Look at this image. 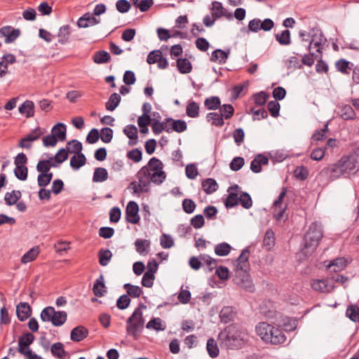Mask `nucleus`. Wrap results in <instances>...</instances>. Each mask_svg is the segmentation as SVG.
Returning <instances> with one entry per match:
<instances>
[{"label":"nucleus","mask_w":359,"mask_h":359,"mask_svg":"<svg viewBox=\"0 0 359 359\" xmlns=\"http://www.w3.org/2000/svg\"><path fill=\"white\" fill-rule=\"evenodd\" d=\"M248 332L237 324L226 326L218 334L220 346L226 349H238L248 340Z\"/></svg>","instance_id":"obj_1"},{"label":"nucleus","mask_w":359,"mask_h":359,"mask_svg":"<svg viewBox=\"0 0 359 359\" xmlns=\"http://www.w3.org/2000/svg\"><path fill=\"white\" fill-rule=\"evenodd\" d=\"M358 163L354 156H343L337 162L325 167L320 174L330 180H335L341 176L348 177L358 170Z\"/></svg>","instance_id":"obj_2"},{"label":"nucleus","mask_w":359,"mask_h":359,"mask_svg":"<svg viewBox=\"0 0 359 359\" xmlns=\"http://www.w3.org/2000/svg\"><path fill=\"white\" fill-rule=\"evenodd\" d=\"M323 236L321 225L317 222L311 223L304 235L303 247L302 248V253L306 257H309L315 251Z\"/></svg>","instance_id":"obj_3"},{"label":"nucleus","mask_w":359,"mask_h":359,"mask_svg":"<svg viewBox=\"0 0 359 359\" xmlns=\"http://www.w3.org/2000/svg\"><path fill=\"white\" fill-rule=\"evenodd\" d=\"M256 332L263 341L271 344H280L285 341V334L280 329L265 322L256 326Z\"/></svg>","instance_id":"obj_4"},{"label":"nucleus","mask_w":359,"mask_h":359,"mask_svg":"<svg viewBox=\"0 0 359 359\" xmlns=\"http://www.w3.org/2000/svg\"><path fill=\"white\" fill-rule=\"evenodd\" d=\"M146 309L147 306L144 304H140L127 320L126 331L128 334L133 335L135 338H137L143 329L144 320L142 309Z\"/></svg>","instance_id":"obj_5"},{"label":"nucleus","mask_w":359,"mask_h":359,"mask_svg":"<svg viewBox=\"0 0 359 359\" xmlns=\"http://www.w3.org/2000/svg\"><path fill=\"white\" fill-rule=\"evenodd\" d=\"M41 320L43 322H51L56 327L62 326L67 319V313L64 311H56L53 306H47L41 312Z\"/></svg>","instance_id":"obj_6"},{"label":"nucleus","mask_w":359,"mask_h":359,"mask_svg":"<svg viewBox=\"0 0 359 359\" xmlns=\"http://www.w3.org/2000/svg\"><path fill=\"white\" fill-rule=\"evenodd\" d=\"M150 172H152L154 183L161 184L165 180L166 175L163 170L162 162L156 157L151 158L147 165Z\"/></svg>","instance_id":"obj_7"},{"label":"nucleus","mask_w":359,"mask_h":359,"mask_svg":"<svg viewBox=\"0 0 359 359\" xmlns=\"http://www.w3.org/2000/svg\"><path fill=\"white\" fill-rule=\"evenodd\" d=\"M286 188L283 187L278 198L273 202V216L278 221H280L281 219H284V217L287 219V215H285V212L287 208V205L283 202V200L286 196Z\"/></svg>","instance_id":"obj_8"},{"label":"nucleus","mask_w":359,"mask_h":359,"mask_svg":"<svg viewBox=\"0 0 359 359\" xmlns=\"http://www.w3.org/2000/svg\"><path fill=\"white\" fill-rule=\"evenodd\" d=\"M326 42L327 39L320 29L313 28L311 29V39L309 45H308L309 50L315 48L316 53L322 54V50Z\"/></svg>","instance_id":"obj_9"},{"label":"nucleus","mask_w":359,"mask_h":359,"mask_svg":"<svg viewBox=\"0 0 359 359\" xmlns=\"http://www.w3.org/2000/svg\"><path fill=\"white\" fill-rule=\"evenodd\" d=\"M168 50L167 46H162L161 49L151 51L147 58L149 65L157 63L158 67H168L169 65L167 58L163 55V51Z\"/></svg>","instance_id":"obj_10"},{"label":"nucleus","mask_w":359,"mask_h":359,"mask_svg":"<svg viewBox=\"0 0 359 359\" xmlns=\"http://www.w3.org/2000/svg\"><path fill=\"white\" fill-rule=\"evenodd\" d=\"M309 54H305L301 59V65H304L308 67H311L315 60L317 61L316 65V68H325L328 67L327 65L322 60V54L312 52L309 50Z\"/></svg>","instance_id":"obj_11"},{"label":"nucleus","mask_w":359,"mask_h":359,"mask_svg":"<svg viewBox=\"0 0 359 359\" xmlns=\"http://www.w3.org/2000/svg\"><path fill=\"white\" fill-rule=\"evenodd\" d=\"M138 212L139 207L137 203L135 201H130L126 209V220L131 224H137L140 221Z\"/></svg>","instance_id":"obj_12"},{"label":"nucleus","mask_w":359,"mask_h":359,"mask_svg":"<svg viewBox=\"0 0 359 359\" xmlns=\"http://www.w3.org/2000/svg\"><path fill=\"white\" fill-rule=\"evenodd\" d=\"M238 271L239 270H236V271L237 283L245 290L252 292L254 290V286L247 270H243L242 272H239Z\"/></svg>","instance_id":"obj_13"},{"label":"nucleus","mask_w":359,"mask_h":359,"mask_svg":"<svg viewBox=\"0 0 359 359\" xmlns=\"http://www.w3.org/2000/svg\"><path fill=\"white\" fill-rule=\"evenodd\" d=\"M20 34V30L11 26H4L0 29V36L5 37L6 43L13 42L19 37Z\"/></svg>","instance_id":"obj_14"},{"label":"nucleus","mask_w":359,"mask_h":359,"mask_svg":"<svg viewBox=\"0 0 359 359\" xmlns=\"http://www.w3.org/2000/svg\"><path fill=\"white\" fill-rule=\"evenodd\" d=\"M212 16L215 19L220 18L223 16L231 19L232 14L231 13H228L227 11L223 7L222 3L219 1H213L212 3Z\"/></svg>","instance_id":"obj_15"},{"label":"nucleus","mask_w":359,"mask_h":359,"mask_svg":"<svg viewBox=\"0 0 359 359\" xmlns=\"http://www.w3.org/2000/svg\"><path fill=\"white\" fill-rule=\"evenodd\" d=\"M152 177V172H150V169L147 166H143L137 173L138 181L147 188H149L151 182L154 183Z\"/></svg>","instance_id":"obj_16"},{"label":"nucleus","mask_w":359,"mask_h":359,"mask_svg":"<svg viewBox=\"0 0 359 359\" xmlns=\"http://www.w3.org/2000/svg\"><path fill=\"white\" fill-rule=\"evenodd\" d=\"M32 313L29 305L26 302H20L16 307V314L20 321L27 319Z\"/></svg>","instance_id":"obj_17"},{"label":"nucleus","mask_w":359,"mask_h":359,"mask_svg":"<svg viewBox=\"0 0 359 359\" xmlns=\"http://www.w3.org/2000/svg\"><path fill=\"white\" fill-rule=\"evenodd\" d=\"M88 330L83 326H77L71 331L70 338L73 341L79 342L88 337Z\"/></svg>","instance_id":"obj_18"},{"label":"nucleus","mask_w":359,"mask_h":359,"mask_svg":"<svg viewBox=\"0 0 359 359\" xmlns=\"http://www.w3.org/2000/svg\"><path fill=\"white\" fill-rule=\"evenodd\" d=\"M268 163L269 159L266 156L258 154L251 161L250 170L255 173H258L262 170V165H267Z\"/></svg>","instance_id":"obj_19"},{"label":"nucleus","mask_w":359,"mask_h":359,"mask_svg":"<svg viewBox=\"0 0 359 359\" xmlns=\"http://www.w3.org/2000/svg\"><path fill=\"white\" fill-rule=\"evenodd\" d=\"M19 113L25 115L26 118L34 116V103L29 100H25L18 108Z\"/></svg>","instance_id":"obj_20"},{"label":"nucleus","mask_w":359,"mask_h":359,"mask_svg":"<svg viewBox=\"0 0 359 359\" xmlns=\"http://www.w3.org/2000/svg\"><path fill=\"white\" fill-rule=\"evenodd\" d=\"M337 114L344 120H353L356 116L354 110L349 104L339 106Z\"/></svg>","instance_id":"obj_21"},{"label":"nucleus","mask_w":359,"mask_h":359,"mask_svg":"<svg viewBox=\"0 0 359 359\" xmlns=\"http://www.w3.org/2000/svg\"><path fill=\"white\" fill-rule=\"evenodd\" d=\"M311 286L313 290L319 292H328L332 289V286L329 285L327 281L323 279L312 280Z\"/></svg>","instance_id":"obj_22"},{"label":"nucleus","mask_w":359,"mask_h":359,"mask_svg":"<svg viewBox=\"0 0 359 359\" xmlns=\"http://www.w3.org/2000/svg\"><path fill=\"white\" fill-rule=\"evenodd\" d=\"M346 266V261L344 257H338L332 260L327 268L330 272H339L342 271Z\"/></svg>","instance_id":"obj_23"},{"label":"nucleus","mask_w":359,"mask_h":359,"mask_svg":"<svg viewBox=\"0 0 359 359\" xmlns=\"http://www.w3.org/2000/svg\"><path fill=\"white\" fill-rule=\"evenodd\" d=\"M66 126L62 123H58L55 125L51 130V135H53L58 141H65L66 139Z\"/></svg>","instance_id":"obj_24"},{"label":"nucleus","mask_w":359,"mask_h":359,"mask_svg":"<svg viewBox=\"0 0 359 359\" xmlns=\"http://www.w3.org/2000/svg\"><path fill=\"white\" fill-rule=\"evenodd\" d=\"M237 189H238V185L231 186L229 188L228 191L229 192V194L228 195L225 201V206L227 208H233L238 204L239 199L238 197V194L231 192V191L236 190Z\"/></svg>","instance_id":"obj_25"},{"label":"nucleus","mask_w":359,"mask_h":359,"mask_svg":"<svg viewBox=\"0 0 359 359\" xmlns=\"http://www.w3.org/2000/svg\"><path fill=\"white\" fill-rule=\"evenodd\" d=\"M235 316L236 312L231 306L224 307L219 313L220 320L224 323H229L231 321H233L235 318Z\"/></svg>","instance_id":"obj_26"},{"label":"nucleus","mask_w":359,"mask_h":359,"mask_svg":"<svg viewBox=\"0 0 359 359\" xmlns=\"http://www.w3.org/2000/svg\"><path fill=\"white\" fill-rule=\"evenodd\" d=\"M249 251L248 250H245L242 252L241 255L239 256L237 262L236 270H239V272L243 271V270H247L249 266L248 258H249Z\"/></svg>","instance_id":"obj_27"},{"label":"nucleus","mask_w":359,"mask_h":359,"mask_svg":"<svg viewBox=\"0 0 359 359\" xmlns=\"http://www.w3.org/2000/svg\"><path fill=\"white\" fill-rule=\"evenodd\" d=\"M229 50L225 51L221 49H217L212 53L211 61L217 62L219 64H224L229 55Z\"/></svg>","instance_id":"obj_28"},{"label":"nucleus","mask_w":359,"mask_h":359,"mask_svg":"<svg viewBox=\"0 0 359 359\" xmlns=\"http://www.w3.org/2000/svg\"><path fill=\"white\" fill-rule=\"evenodd\" d=\"M93 293L97 297H102L106 292L105 285L104 283V276L100 275V277L95 280L93 287Z\"/></svg>","instance_id":"obj_29"},{"label":"nucleus","mask_w":359,"mask_h":359,"mask_svg":"<svg viewBox=\"0 0 359 359\" xmlns=\"http://www.w3.org/2000/svg\"><path fill=\"white\" fill-rule=\"evenodd\" d=\"M202 188L207 194H210L218 189V184L215 180L208 178L202 183Z\"/></svg>","instance_id":"obj_30"},{"label":"nucleus","mask_w":359,"mask_h":359,"mask_svg":"<svg viewBox=\"0 0 359 359\" xmlns=\"http://www.w3.org/2000/svg\"><path fill=\"white\" fill-rule=\"evenodd\" d=\"M86 163V158L83 154L73 156L70 159V165L74 170H78Z\"/></svg>","instance_id":"obj_31"},{"label":"nucleus","mask_w":359,"mask_h":359,"mask_svg":"<svg viewBox=\"0 0 359 359\" xmlns=\"http://www.w3.org/2000/svg\"><path fill=\"white\" fill-rule=\"evenodd\" d=\"M199 104L195 101H190L186 107V114L190 118H197L199 116Z\"/></svg>","instance_id":"obj_32"},{"label":"nucleus","mask_w":359,"mask_h":359,"mask_svg":"<svg viewBox=\"0 0 359 359\" xmlns=\"http://www.w3.org/2000/svg\"><path fill=\"white\" fill-rule=\"evenodd\" d=\"M206 348L211 358H215L219 355V349L216 341L213 338H210L208 340Z\"/></svg>","instance_id":"obj_33"},{"label":"nucleus","mask_w":359,"mask_h":359,"mask_svg":"<svg viewBox=\"0 0 359 359\" xmlns=\"http://www.w3.org/2000/svg\"><path fill=\"white\" fill-rule=\"evenodd\" d=\"M39 254V248L35 246L27 252L21 258V262L22 264H27L28 262L34 261Z\"/></svg>","instance_id":"obj_34"},{"label":"nucleus","mask_w":359,"mask_h":359,"mask_svg":"<svg viewBox=\"0 0 359 359\" xmlns=\"http://www.w3.org/2000/svg\"><path fill=\"white\" fill-rule=\"evenodd\" d=\"M275 38L282 46H288L291 43L290 32L288 29L283 30L281 33L276 34Z\"/></svg>","instance_id":"obj_35"},{"label":"nucleus","mask_w":359,"mask_h":359,"mask_svg":"<svg viewBox=\"0 0 359 359\" xmlns=\"http://www.w3.org/2000/svg\"><path fill=\"white\" fill-rule=\"evenodd\" d=\"M263 245L267 250H270L275 245V235L271 229H268L264 235Z\"/></svg>","instance_id":"obj_36"},{"label":"nucleus","mask_w":359,"mask_h":359,"mask_svg":"<svg viewBox=\"0 0 359 359\" xmlns=\"http://www.w3.org/2000/svg\"><path fill=\"white\" fill-rule=\"evenodd\" d=\"M108 178L107 170L104 168H96L94 170L93 181L95 182H102Z\"/></svg>","instance_id":"obj_37"},{"label":"nucleus","mask_w":359,"mask_h":359,"mask_svg":"<svg viewBox=\"0 0 359 359\" xmlns=\"http://www.w3.org/2000/svg\"><path fill=\"white\" fill-rule=\"evenodd\" d=\"M146 327L149 330H154L156 332L163 331L165 326L162 324V320L160 318H154L150 320L146 325Z\"/></svg>","instance_id":"obj_38"},{"label":"nucleus","mask_w":359,"mask_h":359,"mask_svg":"<svg viewBox=\"0 0 359 359\" xmlns=\"http://www.w3.org/2000/svg\"><path fill=\"white\" fill-rule=\"evenodd\" d=\"M70 36V26L69 25L61 27L57 34L59 43L64 44L68 42Z\"/></svg>","instance_id":"obj_39"},{"label":"nucleus","mask_w":359,"mask_h":359,"mask_svg":"<svg viewBox=\"0 0 359 359\" xmlns=\"http://www.w3.org/2000/svg\"><path fill=\"white\" fill-rule=\"evenodd\" d=\"M112 257V253L109 250L100 249L98 252L99 263L101 266H107Z\"/></svg>","instance_id":"obj_40"},{"label":"nucleus","mask_w":359,"mask_h":359,"mask_svg":"<svg viewBox=\"0 0 359 359\" xmlns=\"http://www.w3.org/2000/svg\"><path fill=\"white\" fill-rule=\"evenodd\" d=\"M22 194L20 191L13 190L5 194L4 200L8 205H14L21 198Z\"/></svg>","instance_id":"obj_41"},{"label":"nucleus","mask_w":359,"mask_h":359,"mask_svg":"<svg viewBox=\"0 0 359 359\" xmlns=\"http://www.w3.org/2000/svg\"><path fill=\"white\" fill-rule=\"evenodd\" d=\"M135 245L137 252L141 255H146L148 252L147 249L150 246V241L146 239H137Z\"/></svg>","instance_id":"obj_42"},{"label":"nucleus","mask_w":359,"mask_h":359,"mask_svg":"<svg viewBox=\"0 0 359 359\" xmlns=\"http://www.w3.org/2000/svg\"><path fill=\"white\" fill-rule=\"evenodd\" d=\"M204 105L209 110H215L220 107L221 102L218 97L212 96L205 100Z\"/></svg>","instance_id":"obj_43"},{"label":"nucleus","mask_w":359,"mask_h":359,"mask_svg":"<svg viewBox=\"0 0 359 359\" xmlns=\"http://www.w3.org/2000/svg\"><path fill=\"white\" fill-rule=\"evenodd\" d=\"M82 144L76 140H72L69 141L67 144V151L72 154L74 153L76 155L82 154Z\"/></svg>","instance_id":"obj_44"},{"label":"nucleus","mask_w":359,"mask_h":359,"mask_svg":"<svg viewBox=\"0 0 359 359\" xmlns=\"http://www.w3.org/2000/svg\"><path fill=\"white\" fill-rule=\"evenodd\" d=\"M121 96L114 93L111 95L109 100L106 102V109L109 111H114L119 104Z\"/></svg>","instance_id":"obj_45"},{"label":"nucleus","mask_w":359,"mask_h":359,"mask_svg":"<svg viewBox=\"0 0 359 359\" xmlns=\"http://www.w3.org/2000/svg\"><path fill=\"white\" fill-rule=\"evenodd\" d=\"M207 120L216 126H222L224 123L222 116L216 112H210L207 114Z\"/></svg>","instance_id":"obj_46"},{"label":"nucleus","mask_w":359,"mask_h":359,"mask_svg":"<svg viewBox=\"0 0 359 359\" xmlns=\"http://www.w3.org/2000/svg\"><path fill=\"white\" fill-rule=\"evenodd\" d=\"M111 58L109 53L105 50H100L93 55V61L97 64H102L109 61Z\"/></svg>","instance_id":"obj_47"},{"label":"nucleus","mask_w":359,"mask_h":359,"mask_svg":"<svg viewBox=\"0 0 359 359\" xmlns=\"http://www.w3.org/2000/svg\"><path fill=\"white\" fill-rule=\"evenodd\" d=\"M231 247L226 243H222L215 247V252L218 256H226L230 252Z\"/></svg>","instance_id":"obj_48"},{"label":"nucleus","mask_w":359,"mask_h":359,"mask_svg":"<svg viewBox=\"0 0 359 359\" xmlns=\"http://www.w3.org/2000/svg\"><path fill=\"white\" fill-rule=\"evenodd\" d=\"M50 351L54 356H56L60 359H62L66 353L63 344L60 342L53 344Z\"/></svg>","instance_id":"obj_49"},{"label":"nucleus","mask_w":359,"mask_h":359,"mask_svg":"<svg viewBox=\"0 0 359 359\" xmlns=\"http://www.w3.org/2000/svg\"><path fill=\"white\" fill-rule=\"evenodd\" d=\"M14 174L18 180L25 181L27 178L28 168L26 165H15Z\"/></svg>","instance_id":"obj_50"},{"label":"nucleus","mask_w":359,"mask_h":359,"mask_svg":"<svg viewBox=\"0 0 359 359\" xmlns=\"http://www.w3.org/2000/svg\"><path fill=\"white\" fill-rule=\"evenodd\" d=\"M124 288L126 290L128 294L132 297H139L142 293V290L139 286L130 283L125 284Z\"/></svg>","instance_id":"obj_51"},{"label":"nucleus","mask_w":359,"mask_h":359,"mask_svg":"<svg viewBox=\"0 0 359 359\" xmlns=\"http://www.w3.org/2000/svg\"><path fill=\"white\" fill-rule=\"evenodd\" d=\"M346 316L353 322L359 320V307L355 305L348 306L346 312Z\"/></svg>","instance_id":"obj_52"},{"label":"nucleus","mask_w":359,"mask_h":359,"mask_svg":"<svg viewBox=\"0 0 359 359\" xmlns=\"http://www.w3.org/2000/svg\"><path fill=\"white\" fill-rule=\"evenodd\" d=\"M123 132H124L125 135L130 140L137 141V129L135 126H133V125L127 126L124 128ZM133 144H136V142H133Z\"/></svg>","instance_id":"obj_53"},{"label":"nucleus","mask_w":359,"mask_h":359,"mask_svg":"<svg viewBox=\"0 0 359 359\" xmlns=\"http://www.w3.org/2000/svg\"><path fill=\"white\" fill-rule=\"evenodd\" d=\"M220 115L226 119L230 118L234 113V109L231 104H224L219 108Z\"/></svg>","instance_id":"obj_54"},{"label":"nucleus","mask_w":359,"mask_h":359,"mask_svg":"<svg viewBox=\"0 0 359 359\" xmlns=\"http://www.w3.org/2000/svg\"><path fill=\"white\" fill-rule=\"evenodd\" d=\"M187 128V123L182 120H173L172 121V131L182 133Z\"/></svg>","instance_id":"obj_55"},{"label":"nucleus","mask_w":359,"mask_h":359,"mask_svg":"<svg viewBox=\"0 0 359 359\" xmlns=\"http://www.w3.org/2000/svg\"><path fill=\"white\" fill-rule=\"evenodd\" d=\"M239 203H241V205L245 208L249 209L252 205V201L250 197V196L246 193L243 192L241 194V196L238 197Z\"/></svg>","instance_id":"obj_56"},{"label":"nucleus","mask_w":359,"mask_h":359,"mask_svg":"<svg viewBox=\"0 0 359 359\" xmlns=\"http://www.w3.org/2000/svg\"><path fill=\"white\" fill-rule=\"evenodd\" d=\"M129 188L133 189V193L137 195L142 192H147L149 191V188L146 186H143L139 181L138 182L135 181L132 182L129 185Z\"/></svg>","instance_id":"obj_57"},{"label":"nucleus","mask_w":359,"mask_h":359,"mask_svg":"<svg viewBox=\"0 0 359 359\" xmlns=\"http://www.w3.org/2000/svg\"><path fill=\"white\" fill-rule=\"evenodd\" d=\"M116 8L119 13H125L130 9L131 4L128 0H118Z\"/></svg>","instance_id":"obj_58"},{"label":"nucleus","mask_w":359,"mask_h":359,"mask_svg":"<svg viewBox=\"0 0 359 359\" xmlns=\"http://www.w3.org/2000/svg\"><path fill=\"white\" fill-rule=\"evenodd\" d=\"M113 137V130L110 128H104L101 130L100 138L104 143H109Z\"/></svg>","instance_id":"obj_59"},{"label":"nucleus","mask_w":359,"mask_h":359,"mask_svg":"<svg viewBox=\"0 0 359 359\" xmlns=\"http://www.w3.org/2000/svg\"><path fill=\"white\" fill-rule=\"evenodd\" d=\"M294 175L297 179L304 180L309 175V171L305 166H299L294 170Z\"/></svg>","instance_id":"obj_60"},{"label":"nucleus","mask_w":359,"mask_h":359,"mask_svg":"<svg viewBox=\"0 0 359 359\" xmlns=\"http://www.w3.org/2000/svg\"><path fill=\"white\" fill-rule=\"evenodd\" d=\"M196 206L195 203L191 199L185 198L182 201L183 210L187 214L192 213L195 210Z\"/></svg>","instance_id":"obj_61"},{"label":"nucleus","mask_w":359,"mask_h":359,"mask_svg":"<svg viewBox=\"0 0 359 359\" xmlns=\"http://www.w3.org/2000/svg\"><path fill=\"white\" fill-rule=\"evenodd\" d=\"M34 336L32 333H27L19 339V346L28 347L34 341Z\"/></svg>","instance_id":"obj_62"},{"label":"nucleus","mask_w":359,"mask_h":359,"mask_svg":"<svg viewBox=\"0 0 359 359\" xmlns=\"http://www.w3.org/2000/svg\"><path fill=\"white\" fill-rule=\"evenodd\" d=\"M280 104L277 101H270L268 103V110L273 117H278L280 111Z\"/></svg>","instance_id":"obj_63"},{"label":"nucleus","mask_w":359,"mask_h":359,"mask_svg":"<svg viewBox=\"0 0 359 359\" xmlns=\"http://www.w3.org/2000/svg\"><path fill=\"white\" fill-rule=\"evenodd\" d=\"M161 245L163 248H170L174 245V241L172 237L168 234L163 233L160 238Z\"/></svg>","instance_id":"obj_64"}]
</instances>
